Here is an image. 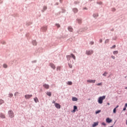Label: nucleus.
<instances>
[{
    "label": "nucleus",
    "mask_w": 127,
    "mask_h": 127,
    "mask_svg": "<svg viewBox=\"0 0 127 127\" xmlns=\"http://www.w3.org/2000/svg\"><path fill=\"white\" fill-rule=\"evenodd\" d=\"M56 26H57V27L59 28L60 27V25H59V24H56Z\"/></svg>",
    "instance_id": "nucleus-34"
},
{
    "label": "nucleus",
    "mask_w": 127,
    "mask_h": 127,
    "mask_svg": "<svg viewBox=\"0 0 127 127\" xmlns=\"http://www.w3.org/2000/svg\"><path fill=\"white\" fill-rule=\"evenodd\" d=\"M47 7L46 6H44V9H47Z\"/></svg>",
    "instance_id": "nucleus-45"
},
{
    "label": "nucleus",
    "mask_w": 127,
    "mask_h": 127,
    "mask_svg": "<svg viewBox=\"0 0 127 127\" xmlns=\"http://www.w3.org/2000/svg\"><path fill=\"white\" fill-rule=\"evenodd\" d=\"M68 66H69V68H72V64H68Z\"/></svg>",
    "instance_id": "nucleus-32"
},
{
    "label": "nucleus",
    "mask_w": 127,
    "mask_h": 127,
    "mask_svg": "<svg viewBox=\"0 0 127 127\" xmlns=\"http://www.w3.org/2000/svg\"><path fill=\"white\" fill-rule=\"evenodd\" d=\"M34 100L35 103H38V102H39V101L38 100V98H37V97L35 98Z\"/></svg>",
    "instance_id": "nucleus-15"
},
{
    "label": "nucleus",
    "mask_w": 127,
    "mask_h": 127,
    "mask_svg": "<svg viewBox=\"0 0 127 127\" xmlns=\"http://www.w3.org/2000/svg\"><path fill=\"white\" fill-rule=\"evenodd\" d=\"M126 110H127V108L124 107L123 109V111H126Z\"/></svg>",
    "instance_id": "nucleus-43"
},
{
    "label": "nucleus",
    "mask_w": 127,
    "mask_h": 127,
    "mask_svg": "<svg viewBox=\"0 0 127 127\" xmlns=\"http://www.w3.org/2000/svg\"><path fill=\"white\" fill-rule=\"evenodd\" d=\"M127 103H126L124 108H127Z\"/></svg>",
    "instance_id": "nucleus-39"
},
{
    "label": "nucleus",
    "mask_w": 127,
    "mask_h": 127,
    "mask_svg": "<svg viewBox=\"0 0 127 127\" xmlns=\"http://www.w3.org/2000/svg\"><path fill=\"white\" fill-rule=\"evenodd\" d=\"M3 66L4 68H7V65L6 64H4Z\"/></svg>",
    "instance_id": "nucleus-24"
},
{
    "label": "nucleus",
    "mask_w": 127,
    "mask_h": 127,
    "mask_svg": "<svg viewBox=\"0 0 127 127\" xmlns=\"http://www.w3.org/2000/svg\"><path fill=\"white\" fill-rule=\"evenodd\" d=\"M57 70H60V66H58L57 67Z\"/></svg>",
    "instance_id": "nucleus-37"
},
{
    "label": "nucleus",
    "mask_w": 127,
    "mask_h": 127,
    "mask_svg": "<svg viewBox=\"0 0 127 127\" xmlns=\"http://www.w3.org/2000/svg\"><path fill=\"white\" fill-rule=\"evenodd\" d=\"M109 39H107L106 41H105V43H109Z\"/></svg>",
    "instance_id": "nucleus-31"
},
{
    "label": "nucleus",
    "mask_w": 127,
    "mask_h": 127,
    "mask_svg": "<svg viewBox=\"0 0 127 127\" xmlns=\"http://www.w3.org/2000/svg\"><path fill=\"white\" fill-rule=\"evenodd\" d=\"M119 53V52H118V51H115L113 52V54H114L115 55H116V54H118Z\"/></svg>",
    "instance_id": "nucleus-20"
},
{
    "label": "nucleus",
    "mask_w": 127,
    "mask_h": 127,
    "mask_svg": "<svg viewBox=\"0 0 127 127\" xmlns=\"http://www.w3.org/2000/svg\"><path fill=\"white\" fill-rule=\"evenodd\" d=\"M106 99V96H101L98 98V103L102 104L103 103V101Z\"/></svg>",
    "instance_id": "nucleus-1"
},
{
    "label": "nucleus",
    "mask_w": 127,
    "mask_h": 127,
    "mask_svg": "<svg viewBox=\"0 0 127 127\" xmlns=\"http://www.w3.org/2000/svg\"><path fill=\"white\" fill-rule=\"evenodd\" d=\"M111 58H112V59H115V56H111Z\"/></svg>",
    "instance_id": "nucleus-38"
},
{
    "label": "nucleus",
    "mask_w": 127,
    "mask_h": 127,
    "mask_svg": "<svg viewBox=\"0 0 127 127\" xmlns=\"http://www.w3.org/2000/svg\"><path fill=\"white\" fill-rule=\"evenodd\" d=\"M68 29L69 31H70V32H72V31H73V28H72V27H69Z\"/></svg>",
    "instance_id": "nucleus-16"
},
{
    "label": "nucleus",
    "mask_w": 127,
    "mask_h": 127,
    "mask_svg": "<svg viewBox=\"0 0 127 127\" xmlns=\"http://www.w3.org/2000/svg\"><path fill=\"white\" fill-rule=\"evenodd\" d=\"M107 105H110V103H108Z\"/></svg>",
    "instance_id": "nucleus-47"
},
{
    "label": "nucleus",
    "mask_w": 127,
    "mask_h": 127,
    "mask_svg": "<svg viewBox=\"0 0 127 127\" xmlns=\"http://www.w3.org/2000/svg\"><path fill=\"white\" fill-rule=\"evenodd\" d=\"M77 22L78 23H81V22H82V20H81V19H77Z\"/></svg>",
    "instance_id": "nucleus-27"
},
{
    "label": "nucleus",
    "mask_w": 127,
    "mask_h": 127,
    "mask_svg": "<svg viewBox=\"0 0 127 127\" xmlns=\"http://www.w3.org/2000/svg\"><path fill=\"white\" fill-rule=\"evenodd\" d=\"M72 101H73V102H77V101H78V98L76 97H72Z\"/></svg>",
    "instance_id": "nucleus-11"
},
{
    "label": "nucleus",
    "mask_w": 127,
    "mask_h": 127,
    "mask_svg": "<svg viewBox=\"0 0 127 127\" xmlns=\"http://www.w3.org/2000/svg\"><path fill=\"white\" fill-rule=\"evenodd\" d=\"M33 45L35 46L37 45V43L36 42V41H33Z\"/></svg>",
    "instance_id": "nucleus-19"
},
{
    "label": "nucleus",
    "mask_w": 127,
    "mask_h": 127,
    "mask_svg": "<svg viewBox=\"0 0 127 127\" xmlns=\"http://www.w3.org/2000/svg\"><path fill=\"white\" fill-rule=\"evenodd\" d=\"M71 56L74 59V60H76V57L73 54H71Z\"/></svg>",
    "instance_id": "nucleus-14"
},
{
    "label": "nucleus",
    "mask_w": 127,
    "mask_h": 127,
    "mask_svg": "<svg viewBox=\"0 0 127 127\" xmlns=\"http://www.w3.org/2000/svg\"><path fill=\"white\" fill-rule=\"evenodd\" d=\"M97 86H102V83H98L97 84Z\"/></svg>",
    "instance_id": "nucleus-36"
},
{
    "label": "nucleus",
    "mask_w": 127,
    "mask_h": 127,
    "mask_svg": "<svg viewBox=\"0 0 127 127\" xmlns=\"http://www.w3.org/2000/svg\"><path fill=\"white\" fill-rule=\"evenodd\" d=\"M99 15H98V14H93V16L94 17H97V16H98Z\"/></svg>",
    "instance_id": "nucleus-25"
},
{
    "label": "nucleus",
    "mask_w": 127,
    "mask_h": 127,
    "mask_svg": "<svg viewBox=\"0 0 127 127\" xmlns=\"http://www.w3.org/2000/svg\"><path fill=\"white\" fill-rule=\"evenodd\" d=\"M55 107L57 109H61V105H60V104H59L58 103H55Z\"/></svg>",
    "instance_id": "nucleus-4"
},
{
    "label": "nucleus",
    "mask_w": 127,
    "mask_h": 127,
    "mask_svg": "<svg viewBox=\"0 0 127 127\" xmlns=\"http://www.w3.org/2000/svg\"><path fill=\"white\" fill-rule=\"evenodd\" d=\"M31 97H32V95L31 94V95L28 94V95H25V99H30Z\"/></svg>",
    "instance_id": "nucleus-7"
},
{
    "label": "nucleus",
    "mask_w": 127,
    "mask_h": 127,
    "mask_svg": "<svg viewBox=\"0 0 127 127\" xmlns=\"http://www.w3.org/2000/svg\"><path fill=\"white\" fill-rule=\"evenodd\" d=\"M73 11H74V12H75V13H76V12H78V9H77V8H74L73 9Z\"/></svg>",
    "instance_id": "nucleus-17"
},
{
    "label": "nucleus",
    "mask_w": 127,
    "mask_h": 127,
    "mask_svg": "<svg viewBox=\"0 0 127 127\" xmlns=\"http://www.w3.org/2000/svg\"><path fill=\"white\" fill-rule=\"evenodd\" d=\"M8 115L9 117L11 118L14 117V114H13V112L12 111V110H10L8 111Z\"/></svg>",
    "instance_id": "nucleus-2"
},
{
    "label": "nucleus",
    "mask_w": 127,
    "mask_h": 127,
    "mask_svg": "<svg viewBox=\"0 0 127 127\" xmlns=\"http://www.w3.org/2000/svg\"><path fill=\"white\" fill-rule=\"evenodd\" d=\"M118 108H119V105H117L115 109H118Z\"/></svg>",
    "instance_id": "nucleus-46"
},
{
    "label": "nucleus",
    "mask_w": 127,
    "mask_h": 127,
    "mask_svg": "<svg viewBox=\"0 0 127 127\" xmlns=\"http://www.w3.org/2000/svg\"><path fill=\"white\" fill-rule=\"evenodd\" d=\"M106 123H108V124H110V123H112L113 122V120L112 119H110V118H107L106 120Z\"/></svg>",
    "instance_id": "nucleus-8"
},
{
    "label": "nucleus",
    "mask_w": 127,
    "mask_h": 127,
    "mask_svg": "<svg viewBox=\"0 0 127 127\" xmlns=\"http://www.w3.org/2000/svg\"><path fill=\"white\" fill-rule=\"evenodd\" d=\"M13 96V94H12V93H10L9 94V97H10V98H11V97H12Z\"/></svg>",
    "instance_id": "nucleus-28"
},
{
    "label": "nucleus",
    "mask_w": 127,
    "mask_h": 127,
    "mask_svg": "<svg viewBox=\"0 0 127 127\" xmlns=\"http://www.w3.org/2000/svg\"><path fill=\"white\" fill-rule=\"evenodd\" d=\"M4 103V101L1 99H0V105H1V104H3Z\"/></svg>",
    "instance_id": "nucleus-21"
},
{
    "label": "nucleus",
    "mask_w": 127,
    "mask_h": 127,
    "mask_svg": "<svg viewBox=\"0 0 127 127\" xmlns=\"http://www.w3.org/2000/svg\"><path fill=\"white\" fill-rule=\"evenodd\" d=\"M93 53V50L86 51V54H87V55H91Z\"/></svg>",
    "instance_id": "nucleus-3"
},
{
    "label": "nucleus",
    "mask_w": 127,
    "mask_h": 127,
    "mask_svg": "<svg viewBox=\"0 0 127 127\" xmlns=\"http://www.w3.org/2000/svg\"><path fill=\"white\" fill-rule=\"evenodd\" d=\"M50 66L53 69H56V66H55V65L54 64L50 63Z\"/></svg>",
    "instance_id": "nucleus-5"
},
{
    "label": "nucleus",
    "mask_w": 127,
    "mask_h": 127,
    "mask_svg": "<svg viewBox=\"0 0 127 127\" xmlns=\"http://www.w3.org/2000/svg\"><path fill=\"white\" fill-rule=\"evenodd\" d=\"M99 41H100V43H102L103 40H102V39H100V40H99Z\"/></svg>",
    "instance_id": "nucleus-44"
},
{
    "label": "nucleus",
    "mask_w": 127,
    "mask_h": 127,
    "mask_svg": "<svg viewBox=\"0 0 127 127\" xmlns=\"http://www.w3.org/2000/svg\"><path fill=\"white\" fill-rule=\"evenodd\" d=\"M107 74H108V72H105L103 74V76H107Z\"/></svg>",
    "instance_id": "nucleus-23"
},
{
    "label": "nucleus",
    "mask_w": 127,
    "mask_h": 127,
    "mask_svg": "<svg viewBox=\"0 0 127 127\" xmlns=\"http://www.w3.org/2000/svg\"><path fill=\"white\" fill-rule=\"evenodd\" d=\"M76 110L77 111H78V110H77V106H73V111H72L73 113H75V112H76Z\"/></svg>",
    "instance_id": "nucleus-10"
},
{
    "label": "nucleus",
    "mask_w": 127,
    "mask_h": 127,
    "mask_svg": "<svg viewBox=\"0 0 127 127\" xmlns=\"http://www.w3.org/2000/svg\"><path fill=\"white\" fill-rule=\"evenodd\" d=\"M90 44H91V45H93V44H94V42H91Z\"/></svg>",
    "instance_id": "nucleus-41"
},
{
    "label": "nucleus",
    "mask_w": 127,
    "mask_h": 127,
    "mask_svg": "<svg viewBox=\"0 0 127 127\" xmlns=\"http://www.w3.org/2000/svg\"><path fill=\"white\" fill-rule=\"evenodd\" d=\"M53 104H55H55H56L55 101H54V100L53 101Z\"/></svg>",
    "instance_id": "nucleus-40"
},
{
    "label": "nucleus",
    "mask_w": 127,
    "mask_h": 127,
    "mask_svg": "<svg viewBox=\"0 0 127 127\" xmlns=\"http://www.w3.org/2000/svg\"><path fill=\"white\" fill-rule=\"evenodd\" d=\"M113 113L114 114H116L117 113V109L114 108V109L113 110Z\"/></svg>",
    "instance_id": "nucleus-22"
},
{
    "label": "nucleus",
    "mask_w": 127,
    "mask_h": 127,
    "mask_svg": "<svg viewBox=\"0 0 127 127\" xmlns=\"http://www.w3.org/2000/svg\"><path fill=\"white\" fill-rule=\"evenodd\" d=\"M111 49H113L114 48H116V45H114L113 46H112L111 48Z\"/></svg>",
    "instance_id": "nucleus-35"
},
{
    "label": "nucleus",
    "mask_w": 127,
    "mask_h": 127,
    "mask_svg": "<svg viewBox=\"0 0 127 127\" xmlns=\"http://www.w3.org/2000/svg\"><path fill=\"white\" fill-rule=\"evenodd\" d=\"M43 87L44 88H45V89H48L49 88V85L48 84H44L43 85Z\"/></svg>",
    "instance_id": "nucleus-9"
},
{
    "label": "nucleus",
    "mask_w": 127,
    "mask_h": 127,
    "mask_svg": "<svg viewBox=\"0 0 127 127\" xmlns=\"http://www.w3.org/2000/svg\"><path fill=\"white\" fill-rule=\"evenodd\" d=\"M87 83H96V80H87Z\"/></svg>",
    "instance_id": "nucleus-6"
},
{
    "label": "nucleus",
    "mask_w": 127,
    "mask_h": 127,
    "mask_svg": "<svg viewBox=\"0 0 127 127\" xmlns=\"http://www.w3.org/2000/svg\"><path fill=\"white\" fill-rule=\"evenodd\" d=\"M99 113H101V110H98L96 112V114H99Z\"/></svg>",
    "instance_id": "nucleus-30"
},
{
    "label": "nucleus",
    "mask_w": 127,
    "mask_h": 127,
    "mask_svg": "<svg viewBox=\"0 0 127 127\" xmlns=\"http://www.w3.org/2000/svg\"><path fill=\"white\" fill-rule=\"evenodd\" d=\"M68 85H72V83L71 81H68L67 82Z\"/></svg>",
    "instance_id": "nucleus-29"
},
{
    "label": "nucleus",
    "mask_w": 127,
    "mask_h": 127,
    "mask_svg": "<svg viewBox=\"0 0 127 127\" xmlns=\"http://www.w3.org/2000/svg\"><path fill=\"white\" fill-rule=\"evenodd\" d=\"M17 94H18V92H16V93H15L14 96H16Z\"/></svg>",
    "instance_id": "nucleus-42"
},
{
    "label": "nucleus",
    "mask_w": 127,
    "mask_h": 127,
    "mask_svg": "<svg viewBox=\"0 0 127 127\" xmlns=\"http://www.w3.org/2000/svg\"><path fill=\"white\" fill-rule=\"evenodd\" d=\"M98 125H99V123H98V122H95V123H94L92 125V127H97V126H98Z\"/></svg>",
    "instance_id": "nucleus-13"
},
{
    "label": "nucleus",
    "mask_w": 127,
    "mask_h": 127,
    "mask_svg": "<svg viewBox=\"0 0 127 127\" xmlns=\"http://www.w3.org/2000/svg\"><path fill=\"white\" fill-rule=\"evenodd\" d=\"M102 126H106L107 125L106 124V123H105L104 122L102 123Z\"/></svg>",
    "instance_id": "nucleus-33"
},
{
    "label": "nucleus",
    "mask_w": 127,
    "mask_h": 127,
    "mask_svg": "<svg viewBox=\"0 0 127 127\" xmlns=\"http://www.w3.org/2000/svg\"><path fill=\"white\" fill-rule=\"evenodd\" d=\"M66 58L68 59V60H70V58H71V56H67Z\"/></svg>",
    "instance_id": "nucleus-26"
},
{
    "label": "nucleus",
    "mask_w": 127,
    "mask_h": 127,
    "mask_svg": "<svg viewBox=\"0 0 127 127\" xmlns=\"http://www.w3.org/2000/svg\"><path fill=\"white\" fill-rule=\"evenodd\" d=\"M0 118H1V119H5V116H4V114L1 113L0 114Z\"/></svg>",
    "instance_id": "nucleus-12"
},
{
    "label": "nucleus",
    "mask_w": 127,
    "mask_h": 127,
    "mask_svg": "<svg viewBox=\"0 0 127 127\" xmlns=\"http://www.w3.org/2000/svg\"><path fill=\"white\" fill-rule=\"evenodd\" d=\"M47 95H48V96H49V97H51V95H52L51 92H47Z\"/></svg>",
    "instance_id": "nucleus-18"
}]
</instances>
